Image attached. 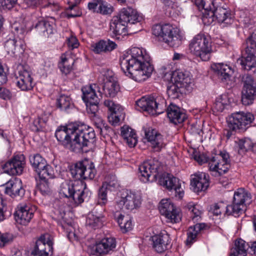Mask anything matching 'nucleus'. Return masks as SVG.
Here are the masks:
<instances>
[{
	"label": "nucleus",
	"instance_id": "nucleus-2",
	"mask_svg": "<svg viewBox=\"0 0 256 256\" xmlns=\"http://www.w3.org/2000/svg\"><path fill=\"white\" fill-rule=\"evenodd\" d=\"M161 166L156 160H149L139 166L138 176L143 182L158 180V184L169 190H174L176 198L181 199L184 196V189L180 180L173 175L160 172Z\"/></svg>",
	"mask_w": 256,
	"mask_h": 256
},
{
	"label": "nucleus",
	"instance_id": "nucleus-60",
	"mask_svg": "<svg viewBox=\"0 0 256 256\" xmlns=\"http://www.w3.org/2000/svg\"><path fill=\"white\" fill-rule=\"evenodd\" d=\"M102 184H105V188L110 190H113L118 186V184L114 177L109 182H105Z\"/></svg>",
	"mask_w": 256,
	"mask_h": 256
},
{
	"label": "nucleus",
	"instance_id": "nucleus-57",
	"mask_svg": "<svg viewBox=\"0 0 256 256\" xmlns=\"http://www.w3.org/2000/svg\"><path fill=\"white\" fill-rule=\"evenodd\" d=\"M107 189L105 188V184H102V187L99 190L98 194V204H104L107 202L106 194Z\"/></svg>",
	"mask_w": 256,
	"mask_h": 256
},
{
	"label": "nucleus",
	"instance_id": "nucleus-38",
	"mask_svg": "<svg viewBox=\"0 0 256 256\" xmlns=\"http://www.w3.org/2000/svg\"><path fill=\"white\" fill-rule=\"evenodd\" d=\"M60 59L58 64V68L62 74L67 76L72 70L74 60L70 56L66 57L64 54L62 55Z\"/></svg>",
	"mask_w": 256,
	"mask_h": 256
},
{
	"label": "nucleus",
	"instance_id": "nucleus-31",
	"mask_svg": "<svg viewBox=\"0 0 256 256\" xmlns=\"http://www.w3.org/2000/svg\"><path fill=\"white\" fill-rule=\"evenodd\" d=\"M25 42L23 40L20 38L17 40L16 38H10L4 42V49L8 54H14L16 53H22L25 48Z\"/></svg>",
	"mask_w": 256,
	"mask_h": 256
},
{
	"label": "nucleus",
	"instance_id": "nucleus-10",
	"mask_svg": "<svg viewBox=\"0 0 256 256\" xmlns=\"http://www.w3.org/2000/svg\"><path fill=\"white\" fill-rule=\"evenodd\" d=\"M136 108L152 115L159 114L166 110V102L161 96H144L136 102Z\"/></svg>",
	"mask_w": 256,
	"mask_h": 256
},
{
	"label": "nucleus",
	"instance_id": "nucleus-25",
	"mask_svg": "<svg viewBox=\"0 0 256 256\" xmlns=\"http://www.w3.org/2000/svg\"><path fill=\"white\" fill-rule=\"evenodd\" d=\"M32 28L36 32L44 38H48L56 32L54 22L52 19L41 18L32 24Z\"/></svg>",
	"mask_w": 256,
	"mask_h": 256
},
{
	"label": "nucleus",
	"instance_id": "nucleus-43",
	"mask_svg": "<svg viewBox=\"0 0 256 256\" xmlns=\"http://www.w3.org/2000/svg\"><path fill=\"white\" fill-rule=\"evenodd\" d=\"M236 142L238 146V152L240 154H243L246 152L252 150L256 146L255 143L247 138L239 140Z\"/></svg>",
	"mask_w": 256,
	"mask_h": 256
},
{
	"label": "nucleus",
	"instance_id": "nucleus-19",
	"mask_svg": "<svg viewBox=\"0 0 256 256\" xmlns=\"http://www.w3.org/2000/svg\"><path fill=\"white\" fill-rule=\"evenodd\" d=\"M162 70H164L162 73L164 74V76L168 75L170 78L171 82L180 87L188 90L189 87L192 82L189 72L177 70L173 72H169L165 71L166 68L164 67L162 68Z\"/></svg>",
	"mask_w": 256,
	"mask_h": 256
},
{
	"label": "nucleus",
	"instance_id": "nucleus-16",
	"mask_svg": "<svg viewBox=\"0 0 256 256\" xmlns=\"http://www.w3.org/2000/svg\"><path fill=\"white\" fill-rule=\"evenodd\" d=\"M256 99V82L252 78L246 75L244 78V86L242 91V102L243 104H252Z\"/></svg>",
	"mask_w": 256,
	"mask_h": 256
},
{
	"label": "nucleus",
	"instance_id": "nucleus-33",
	"mask_svg": "<svg viewBox=\"0 0 256 256\" xmlns=\"http://www.w3.org/2000/svg\"><path fill=\"white\" fill-rule=\"evenodd\" d=\"M153 248L158 253L164 252L170 243V236L168 234H160L152 237Z\"/></svg>",
	"mask_w": 256,
	"mask_h": 256
},
{
	"label": "nucleus",
	"instance_id": "nucleus-63",
	"mask_svg": "<svg viewBox=\"0 0 256 256\" xmlns=\"http://www.w3.org/2000/svg\"><path fill=\"white\" fill-rule=\"evenodd\" d=\"M17 0H0V4L4 8L10 10L16 4Z\"/></svg>",
	"mask_w": 256,
	"mask_h": 256
},
{
	"label": "nucleus",
	"instance_id": "nucleus-15",
	"mask_svg": "<svg viewBox=\"0 0 256 256\" xmlns=\"http://www.w3.org/2000/svg\"><path fill=\"white\" fill-rule=\"evenodd\" d=\"M158 209L162 215L166 218L167 222L177 223L181 220L178 209L170 200H162L160 202Z\"/></svg>",
	"mask_w": 256,
	"mask_h": 256
},
{
	"label": "nucleus",
	"instance_id": "nucleus-27",
	"mask_svg": "<svg viewBox=\"0 0 256 256\" xmlns=\"http://www.w3.org/2000/svg\"><path fill=\"white\" fill-rule=\"evenodd\" d=\"M120 4H124L126 0H116ZM90 10L94 12L103 15L111 14L114 11L113 7L110 4H104V0H93L88 5Z\"/></svg>",
	"mask_w": 256,
	"mask_h": 256
},
{
	"label": "nucleus",
	"instance_id": "nucleus-37",
	"mask_svg": "<svg viewBox=\"0 0 256 256\" xmlns=\"http://www.w3.org/2000/svg\"><path fill=\"white\" fill-rule=\"evenodd\" d=\"M121 134L130 147L132 148L136 146L137 137L134 130L128 126H124L121 128Z\"/></svg>",
	"mask_w": 256,
	"mask_h": 256
},
{
	"label": "nucleus",
	"instance_id": "nucleus-48",
	"mask_svg": "<svg viewBox=\"0 0 256 256\" xmlns=\"http://www.w3.org/2000/svg\"><path fill=\"white\" fill-rule=\"evenodd\" d=\"M256 50L246 48V56H242L237 60L238 64H244L249 62L250 59H256Z\"/></svg>",
	"mask_w": 256,
	"mask_h": 256
},
{
	"label": "nucleus",
	"instance_id": "nucleus-61",
	"mask_svg": "<svg viewBox=\"0 0 256 256\" xmlns=\"http://www.w3.org/2000/svg\"><path fill=\"white\" fill-rule=\"evenodd\" d=\"M226 106L222 98H217L214 104V108L218 112H222L224 110Z\"/></svg>",
	"mask_w": 256,
	"mask_h": 256
},
{
	"label": "nucleus",
	"instance_id": "nucleus-55",
	"mask_svg": "<svg viewBox=\"0 0 256 256\" xmlns=\"http://www.w3.org/2000/svg\"><path fill=\"white\" fill-rule=\"evenodd\" d=\"M92 118L96 128L98 129L100 133H102L104 128H106L104 126V120L98 115L92 116Z\"/></svg>",
	"mask_w": 256,
	"mask_h": 256
},
{
	"label": "nucleus",
	"instance_id": "nucleus-14",
	"mask_svg": "<svg viewBox=\"0 0 256 256\" xmlns=\"http://www.w3.org/2000/svg\"><path fill=\"white\" fill-rule=\"evenodd\" d=\"M116 246V242L114 238L106 237L96 241L95 244L90 246L88 252L90 255L102 256L113 251Z\"/></svg>",
	"mask_w": 256,
	"mask_h": 256
},
{
	"label": "nucleus",
	"instance_id": "nucleus-54",
	"mask_svg": "<svg viewBox=\"0 0 256 256\" xmlns=\"http://www.w3.org/2000/svg\"><path fill=\"white\" fill-rule=\"evenodd\" d=\"M12 28L14 33L17 34L24 35L27 32V28L24 24H20L18 22L14 23L12 26Z\"/></svg>",
	"mask_w": 256,
	"mask_h": 256
},
{
	"label": "nucleus",
	"instance_id": "nucleus-22",
	"mask_svg": "<svg viewBox=\"0 0 256 256\" xmlns=\"http://www.w3.org/2000/svg\"><path fill=\"white\" fill-rule=\"evenodd\" d=\"M74 124L60 126L56 131L55 136L60 144L70 150L72 132Z\"/></svg>",
	"mask_w": 256,
	"mask_h": 256
},
{
	"label": "nucleus",
	"instance_id": "nucleus-41",
	"mask_svg": "<svg viewBox=\"0 0 256 256\" xmlns=\"http://www.w3.org/2000/svg\"><path fill=\"white\" fill-rule=\"evenodd\" d=\"M56 104L58 108L65 112H68L70 110L74 108L72 98L65 94L60 95L57 99Z\"/></svg>",
	"mask_w": 256,
	"mask_h": 256
},
{
	"label": "nucleus",
	"instance_id": "nucleus-46",
	"mask_svg": "<svg viewBox=\"0 0 256 256\" xmlns=\"http://www.w3.org/2000/svg\"><path fill=\"white\" fill-rule=\"evenodd\" d=\"M36 172L39 176L40 180H48L50 178H52L54 174V170L52 167L46 163V166L44 168L37 170Z\"/></svg>",
	"mask_w": 256,
	"mask_h": 256
},
{
	"label": "nucleus",
	"instance_id": "nucleus-53",
	"mask_svg": "<svg viewBox=\"0 0 256 256\" xmlns=\"http://www.w3.org/2000/svg\"><path fill=\"white\" fill-rule=\"evenodd\" d=\"M122 108L119 112H111L110 115L108 116L109 122L113 125L117 124L123 118L121 114Z\"/></svg>",
	"mask_w": 256,
	"mask_h": 256
},
{
	"label": "nucleus",
	"instance_id": "nucleus-32",
	"mask_svg": "<svg viewBox=\"0 0 256 256\" xmlns=\"http://www.w3.org/2000/svg\"><path fill=\"white\" fill-rule=\"evenodd\" d=\"M212 68L222 82L230 80L234 73L230 66L223 63L214 64L212 66Z\"/></svg>",
	"mask_w": 256,
	"mask_h": 256
},
{
	"label": "nucleus",
	"instance_id": "nucleus-13",
	"mask_svg": "<svg viewBox=\"0 0 256 256\" xmlns=\"http://www.w3.org/2000/svg\"><path fill=\"white\" fill-rule=\"evenodd\" d=\"M70 172L76 180H92L95 176L96 170L93 162L84 160L76 163Z\"/></svg>",
	"mask_w": 256,
	"mask_h": 256
},
{
	"label": "nucleus",
	"instance_id": "nucleus-21",
	"mask_svg": "<svg viewBox=\"0 0 256 256\" xmlns=\"http://www.w3.org/2000/svg\"><path fill=\"white\" fill-rule=\"evenodd\" d=\"M25 158L22 154L14 156L3 166L6 173L10 175H20L22 174L25 165Z\"/></svg>",
	"mask_w": 256,
	"mask_h": 256
},
{
	"label": "nucleus",
	"instance_id": "nucleus-50",
	"mask_svg": "<svg viewBox=\"0 0 256 256\" xmlns=\"http://www.w3.org/2000/svg\"><path fill=\"white\" fill-rule=\"evenodd\" d=\"M37 190L44 196L48 195L51 193V189L48 180H40L37 185Z\"/></svg>",
	"mask_w": 256,
	"mask_h": 256
},
{
	"label": "nucleus",
	"instance_id": "nucleus-20",
	"mask_svg": "<svg viewBox=\"0 0 256 256\" xmlns=\"http://www.w3.org/2000/svg\"><path fill=\"white\" fill-rule=\"evenodd\" d=\"M36 209L35 206L24 204H19L14 214L17 223L26 226L34 216Z\"/></svg>",
	"mask_w": 256,
	"mask_h": 256
},
{
	"label": "nucleus",
	"instance_id": "nucleus-44",
	"mask_svg": "<svg viewBox=\"0 0 256 256\" xmlns=\"http://www.w3.org/2000/svg\"><path fill=\"white\" fill-rule=\"evenodd\" d=\"M30 162L35 170L44 168L46 166V161L40 154H36L30 156Z\"/></svg>",
	"mask_w": 256,
	"mask_h": 256
},
{
	"label": "nucleus",
	"instance_id": "nucleus-52",
	"mask_svg": "<svg viewBox=\"0 0 256 256\" xmlns=\"http://www.w3.org/2000/svg\"><path fill=\"white\" fill-rule=\"evenodd\" d=\"M99 102L96 103L94 102H86L87 112L92 114L91 117L98 115L97 113L98 111Z\"/></svg>",
	"mask_w": 256,
	"mask_h": 256
},
{
	"label": "nucleus",
	"instance_id": "nucleus-62",
	"mask_svg": "<svg viewBox=\"0 0 256 256\" xmlns=\"http://www.w3.org/2000/svg\"><path fill=\"white\" fill-rule=\"evenodd\" d=\"M66 42L68 46L72 50L78 48L79 44L77 38L72 36L67 38Z\"/></svg>",
	"mask_w": 256,
	"mask_h": 256
},
{
	"label": "nucleus",
	"instance_id": "nucleus-58",
	"mask_svg": "<svg viewBox=\"0 0 256 256\" xmlns=\"http://www.w3.org/2000/svg\"><path fill=\"white\" fill-rule=\"evenodd\" d=\"M104 105L108 108L111 112H119L122 108L119 104H115L113 101L110 100H105Z\"/></svg>",
	"mask_w": 256,
	"mask_h": 256
},
{
	"label": "nucleus",
	"instance_id": "nucleus-17",
	"mask_svg": "<svg viewBox=\"0 0 256 256\" xmlns=\"http://www.w3.org/2000/svg\"><path fill=\"white\" fill-rule=\"evenodd\" d=\"M52 242L48 234H44L36 241V244L28 256H49L52 253Z\"/></svg>",
	"mask_w": 256,
	"mask_h": 256
},
{
	"label": "nucleus",
	"instance_id": "nucleus-39",
	"mask_svg": "<svg viewBox=\"0 0 256 256\" xmlns=\"http://www.w3.org/2000/svg\"><path fill=\"white\" fill-rule=\"evenodd\" d=\"M94 213V210H93L88 214L86 220V226L93 229L98 228L102 226V216Z\"/></svg>",
	"mask_w": 256,
	"mask_h": 256
},
{
	"label": "nucleus",
	"instance_id": "nucleus-51",
	"mask_svg": "<svg viewBox=\"0 0 256 256\" xmlns=\"http://www.w3.org/2000/svg\"><path fill=\"white\" fill-rule=\"evenodd\" d=\"M66 204L61 202L56 204V207L54 208V213L58 216V218L62 219L64 222H66L64 220V216L66 214Z\"/></svg>",
	"mask_w": 256,
	"mask_h": 256
},
{
	"label": "nucleus",
	"instance_id": "nucleus-26",
	"mask_svg": "<svg viewBox=\"0 0 256 256\" xmlns=\"http://www.w3.org/2000/svg\"><path fill=\"white\" fill-rule=\"evenodd\" d=\"M145 136L154 151L159 152L164 147V137L156 130L149 128L146 131Z\"/></svg>",
	"mask_w": 256,
	"mask_h": 256
},
{
	"label": "nucleus",
	"instance_id": "nucleus-9",
	"mask_svg": "<svg viewBox=\"0 0 256 256\" xmlns=\"http://www.w3.org/2000/svg\"><path fill=\"white\" fill-rule=\"evenodd\" d=\"M85 190L86 186L82 182H64L60 184L59 194L62 197L68 198L78 205L86 198Z\"/></svg>",
	"mask_w": 256,
	"mask_h": 256
},
{
	"label": "nucleus",
	"instance_id": "nucleus-6",
	"mask_svg": "<svg viewBox=\"0 0 256 256\" xmlns=\"http://www.w3.org/2000/svg\"><path fill=\"white\" fill-rule=\"evenodd\" d=\"M152 34L170 46L178 47L182 44V36L180 30L169 24L154 25Z\"/></svg>",
	"mask_w": 256,
	"mask_h": 256
},
{
	"label": "nucleus",
	"instance_id": "nucleus-30",
	"mask_svg": "<svg viewBox=\"0 0 256 256\" xmlns=\"http://www.w3.org/2000/svg\"><path fill=\"white\" fill-rule=\"evenodd\" d=\"M166 110L168 118L171 122L175 124L182 123L186 118L184 110L176 104H170Z\"/></svg>",
	"mask_w": 256,
	"mask_h": 256
},
{
	"label": "nucleus",
	"instance_id": "nucleus-5",
	"mask_svg": "<svg viewBox=\"0 0 256 256\" xmlns=\"http://www.w3.org/2000/svg\"><path fill=\"white\" fill-rule=\"evenodd\" d=\"M192 156L200 164L208 162L209 170L215 176L226 174L230 166V156L226 151L214 154L210 160L206 154L197 152H194Z\"/></svg>",
	"mask_w": 256,
	"mask_h": 256
},
{
	"label": "nucleus",
	"instance_id": "nucleus-64",
	"mask_svg": "<svg viewBox=\"0 0 256 256\" xmlns=\"http://www.w3.org/2000/svg\"><path fill=\"white\" fill-rule=\"evenodd\" d=\"M250 61L244 64H240L242 66V68L250 70L252 68L256 67V59H250Z\"/></svg>",
	"mask_w": 256,
	"mask_h": 256
},
{
	"label": "nucleus",
	"instance_id": "nucleus-7",
	"mask_svg": "<svg viewBox=\"0 0 256 256\" xmlns=\"http://www.w3.org/2000/svg\"><path fill=\"white\" fill-rule=\"evenodd\" d=\"M212 43L210 36L204 34H198L190 41V52L202 61H208L210 60L212 52Z\"/></svg>",
	"mask_w": 256,
	"mask_h": 256
},
{
	"label": "nucleus",
	"instance_id": "nucleus-34",
	"mask_svg": "<svg viewBox=\"0 0 256 256\" xmlns=\"http://www.w3.org/2000/svg\"><path fill=\"white\" fill-rule=\"evenodd\" d=\"M116 43L110 40H101L92 45V50L96 54L111 52L116 48Z\"/></svg>",
	"mask_w": 256,
	"mask_h": 256
},
{
	"label": "nucleus",
	"instance_id": "nucleus-40",
	"mask_svg": "<svg viewBox=\"0 0 256 256\" xmlns=\"http://www.w3.org/2000/svg\"><path fill=\"white\" fill-rule=\"evenodd\" d=\"M205 226L204 224L200 223L190 227L187 232L186 245L190 246L195 242L198 234Z\"/></svg>",
	"mask_w": 256,
	"mask_h": 256
},
{
	"label": "nucleus",
	"instance_id": "nucleus-4",
	"mask_svg": "<svg viewBox=\"0 0 256 256\" xmlns=\"http://www.w3.org/2000/svg\"><path fill=\"white\" fill-rule=\"evenodd\" d=\"M142 19L137 12L131 8H123L119 14L113 16L111 20L110 30L112 32V36L119 39L120 36H126L128 24L139 23Z\"/></svg>",
	"mask_w": 256,
	"mask_h": 256
},
{
	"label": "nucleus",
	"instance_id": "nucleus-11",
	"mask_svg": "<svg viewBox=\"0 0 256 256\" xmlns=\"http://www.w3.org/2000/svg\"><path fill=\"white\" fill-rule=\"evenodd\" d=\"M251 202V194L244 188H239L234 192L232 204L228 206L226 212L228 215L238 216L246 210L247 205Z\"/></svg>",
	"mask_w": 256,
	"mask_h": 256
},
{
	"label": "nucleus",
	"instance_id": "nucleus-18",
	"mask_svg": "<svg viewBox=\"0 0 256 256\" xmlns=\"http://www.w3.org/2000/svg\"><path fill=\"white\" fill-rule=\"evenodd\" d=\"M16 76L17 79L16 86L22 90L28 91L32 88L33 79L26 66L23 65L18 66Z\"/></svg>",
	"mask_w": 256,
	"mask_h": 256
},
{
	"label": "nucleus",
	"instance_id": "nucleus-8",
	"mask_svg": "<svg viewBox=\"0 0 256 256\" xmlns=\"http://www.w3.org/2000/svg\"><path fill=\"white\" fill-rule=\"evenodd\" d=\"M96 135L91 128H86L84 126H77L74 124L70 150L79 152L84 147L88 146L94 142Z\"/></svg>",
	"mask_w": 256,
	"mask_h": 256
},
{
	"label": "nucleus",
	"instance_id": "nucleus-29",
	"mask_svg": "<svg viewBox=\"0 0 256 256\" xmlns=\"http://www.w3.org/2000/svg\"><path fill=\"white\" fill-rule=\"evenodd\" d=\"M208 177V175L204 172L194 174L190 181L192 190L196 192L206 190L209 186Z\"/></svg>",
	"mask_w": 256,
	"mask_h": 256
},
{
	"label": "nucleus",
	"instance_id": "nucleus-12",
	"mask_svg": "<svg viewBox=\"0 0 256 256\" xmlns=\"http://www.w3.org/2000/svg\"><path fill=\"white\" fill-rule=\"evenodd\" d=\"M254 116L250 112H234L227 120L230 129L240 132L245 131L254 120Z\"/></svg>",
	"mask_w": 256,
	"mask_h": 256
},
{
	"label": "nucleus",
	"instance_id": "nucleus-35",
	"mask_svg": "<svg viewBox=\"0 0 256 256\" xmlns=\"http://www.w3.org/2000/svg\"><path fill=\"white\" fill-rule=\"evenodd\" d=\"M250 245L242 239L235 241L234 246L230 250V256H246Z\"/></svg>",
	"mask_w": 256,
	"mask_h": 256
},
{
	"label": "nucleus",
	"instance_id": "nucleus-23",
	"mask_svg": "<svg viewBox=\"0 0 256 256\" xmlns=\"http://www.w3.org/2000/svg\"><path fill=\"white\" fill-rule=\"evenodd\" d=\"M141 204L140 196L134 192L127 190L123 193L120 200L118 202L120 206H124L126 209L132 210Z\"/></svg>",
	"mask_w": 256,
	"mask_h": 256
},
{
	"label": "nucleus",
	"instance_id": "nucleus-1",
	"mask_svg": "<svg viewBox=\"0 0 256 256\" xmlns=\"http://www.w3.org/2000/svg\"><path fill=\"white\" fill-rule=\"evenodd\" d=\"M151 58L146 50L132 48L120 60L123 72L134 80L141 82L148 78L154 70Z\"/></svg>",
	"mask_w": 256,
	"mask_h": 256
},
{
	"label": "nucleus",
	"instance_id": "nucleus-28",
	"mask_svg": "<svg viewBox=\"0 0 256 256\" xmlns=\"http://www.w3.org/2000/svg\"><path fill=\"white\" fill-rule=\"evenodd\" d=\"M82 98L85 102H100L102 98V92L99 88L95 84L86 86L82 88Z\"/></svg>",
	"mask_w": 256,
	"mask_h": 256
},
{
	"label": "nucleus",
	"instance_id": "nucleus-47",
	"mask_svg": "<svg viewBox=\"0 0 256 256\" xmlns=\"http://www.w3.org/2000/svg\"><path fill=\"white\" fill-rule=\"evenodd\" d=\"M186 207L190 212L191 214L190 216L194 221H197L200 219L202 212L200 210L198 205L190 202L186 204Z\"/></svg>",
	"mask_w": 256,
	"mask_h": 256
},
{
	"label": "nucleus",
	"instance_id": "nucleus-42",
	"mask_svg": "<svg viewBox=\"0 0 256 256\" xmlns=\"http://www.w3.org/2000/svg\"><path fill=\"white\" fill-rule=\"evenodd\" d=\"M119 90V85L116 81L108 80L103 86L104 94L106 97L114 96Z\"/></svg>",
	"mask_w": 256,
	"mask_h": 256
},
{
	"label": "nucleus",
	"instance_id": "nucleus-45",
	"mask_svg": "<svg viewBox=\"0 0 256 256\" xmlns=\"http://www.w3.org/2000/svg\"><path fill=\"white\" fill-rule=\"evenodd\" d=\"M182 87L174 84L172 82L169 83L167 88V94L168 97L172 99L178 98L182 94Z\"/></svg>",
	"mask_w": 256,
	"mask_h": 256
},
{
	"label": "nucleus",
	"instance_id": "nucleus-49",
	"mask_svg": "<svg viewBox=\"0 0 256 256\" xmlns=\"http://www.w3.org/2000/svg\"><path fill=\"white\" fill-rule=\"evenodd\" d=\"M228 206L224 202H220L211 206L210 211L216 216L220 215L222 212L228 214L226 210Z\"/></svg>",
	"mask_w": 256,
	"mask_h": 256
},
{
	"label": "nucleus",
	"instance_id": "nucleus-56",
	"mask_svg": "<svg viewBox=\"0 0 256 256\" xmlns=\"http://www.w3.org/2000/svg\"><path fill=\"white\" fill-rule=\"evenodd\" d=\"M82 12L78 10L77 6H68L67 8L66 16L68 18L80 16Z\"/></svg>",
	"mask_w": 256,
	"mask_h": 256
},
{
	"label": "nucleus",
	"instance_id": "nucleus-3",
	"mask_svg": "<svg viewBox=\"0 0 256 256\" xmlns=\"http://www.w3.org/2000/svg\"><path fill=\"white\" fill-rule=\"evenodd\" d=\"M194 3L200 10H204L202 20L205 24L209 25L216 20L224 27L232 23L230 10L218 6L214 0H194Z\"/></svg>",
	"mask_w": 256,
	"mask_h": 256
},
{
	"label": "nucleus",
	"instance_id": "nucleus-24",
	"mask_svg": "<svg viewBox=\"0 0 256 256\" xmlns=\"http://www.w3.org/2000/svg\"><path fill=\"white\" fill-rule=\"evenodd\" d=\"M4 192L12 198H22L25 194L20 179L12 178L4 184Z\"/></svg>",
	"mask_w": 256,
	"mask_h": 256
},
{
	"label": "nucleus",
	"instance_id": "nucleus-59",
	"mask_svg": "<svg viewBox=\"0 0 256 256\" xmlns=\"http://www.w3.org/2000/svg\"><path fill=\"white\" fill-rule=\"evenodd\" d=\"M246 48L256 50V32L253 33L246 41Z\"/></svg>",
	"mask_w": 256,
	"mask_h": 256
},
{
	"label": "nucleus",
	"instance_id": "nucleus-36",
	"mask_svg": "<svg viewBox=\"0 0 256 256\" xmlns=\"http://www.w3.org/2000/svg\"><path fill=\"white\" fill-rule=\"evenodd\" d=\"M114 217L123 232H126L132 229V222L128 216H124L119 212H116L114 214Z\"/></svg>",
	"mask_w": 256,
	"mask_h": 256
}]
</instances>
